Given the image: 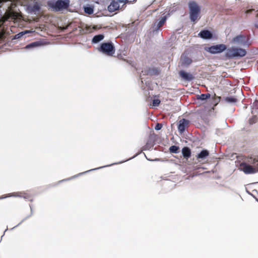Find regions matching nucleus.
Masks as SVG:
<instances>
[{"instance_id":"obj_1","label":"nucleus","mask_w":258,"mask_h":258,"mask_svg":"<svg viewBox=\"0 0 258 258\" xmlns=\"http://www.w3.org/2000/svg\"><path fill=\"white\" fill-rule=\"evenodd\" d=\"M188 8L190 21L196 23L201 18V8L200 6L196 1H191L188 3Z\"/></svg>"},{"instance_id":"obj_2","label":"nucleus","mask_w":258,"mask_h":258,"mask_svg":"<svg viewBox=\"0 0 258 258\" xmlns=\"http://www.w3.org/2000/svg\"><path fill=\"white\" fill-rule=\"evenodd\" d=\"M70 0H57L56 2H48L47 5L55 11H60L67 9L70 5Z\"/></svg>"},{"instance_id":"obj_3","label":"nucleus","mask_w":258,"mask_h":258,"mask_svg":"<svg viewBox=\"0 0 258 258\" xmlns=\"http://www.w3.org/2000/svg\"><path fill=\"white\" fill-rule=\"evenodd\" d=\"M98 50L107 55L112 56L115 53V49L111 42H104L98 48Z\"/></svg>"},{"instance_id":"obj_4","label":"nucleus","mask_w":258,"mask_h":258,"mask_svg":"<svg viewBox=\"0 0 258 258\" xmlns=\"http://www.w3.org/2000/svg\"><path fill=\"white\" fill-rule=\"evenodd\" d=\"M246 51L245 49L238 48H231L228 49L225 53V56L227 58H232L235 57H242L245 55Z\"/></svg>"},{"instance_id":"obj_5","label":"nucleus","mask_w":258,"mask_h":258,"mask_svg":"<svg viewBox=\"0 0 258 258\" xmlns=\"http://www.w3.org/2000/svg\"><path fill=\"white\" fill-rule=\"evenodd\" d=\"M227 48L226 46L224 44H220L216 45L211 46L207 49V51L212 54L219 53L225 50Z\"/></svg>"},{"instance_id":"obj_6","label":"nucleus","mask_w":258,"mask_h":258,"mask_svg":"<svg viewBox=\"0 0 258 258\" xmlns=\"http://www.w3.org/2000/svg\"><path fill=\"white\" fill-rule=\"evenodd\" d=\"M240 167L246 174H252L256 172V169L254 167L244 162H242L240 164Z\"/></svg>"},{"instance_id":"obj_7","label":"nucleus","mask_w":258,"mask_h":258,"mask_svg":"<svg viewBox=\"0 0 258 258\" xmlns=\"http://www.w3.org/2000/svg\"><path fill=\"white\" fill-rule=\"evenodd\" d=\"M189 121V120L183 118L179 120L178 124V130L180 133L184 132L186 128L188 126Z\"/></svg>"},{"instance_id":"obj_8","label":"nucleus","mask_w":258,"mask_h":258,"mask_svg":"<svg viewBox=\"0 0 258 258\" xmlns=\"http://www.w3.org/2000/svg\"><path fill=\"white\" fill-rule=\"evenodd\" d=\"M199 36L203 39H210L212 38L213 34L210 31L207 30H202L199 33Z\"/></svg>"},{"instance_id":"obj_9","label":"nucleus","mask_w":258,"mask_h":258,"mask_svg":"<svg viewBox=\"0 0 258 258\" xmlns=\"http://www.w3.org/2000/svg\"><path fill=\"white\" fill-rule=\"evenodd\" d=\"M247 39L245 36L243 35H239L233 38V41L234 42L245 45L246 43Z\"/></svg>"},{"instance_id":"obj_10","label":"nucleus","mask_w":258,"mask_h":258,"mask_svg":"<svg viewBox=\"0 0 258 258\" xmlns=\"http://www.w3.org/2000/svg\"><path fill=\"white\" fill-rule=\"evenodd\" d=\"M180 61L181 65L182 66L187 67L191 63L192 60L190 58L188 57L185 55L183 54L181 56Z\"/></svg>"},{"instance_id":"obj_11","label":"nucleus","mask_w":258,"mask_h":258,"mask_svg":"<svg viewBox=\"0 0 258 258\" xmlns=\"http://www.w3.org/2000/svg\"><path fill=\"white\" fill-rule=\"evenodd\" d=\"M119 8L118 2L113 0L108 7V10L109 12H113L117 10Z\"/></svg>"},{"instance_id":"obj_12","label":"nucleus","mask_w":258,"mask_h":258,"mask_svg":"<svg viewBox=\"0 0 258 258\" xmlns=\"http://www.w3.org/2000/svg\"><path fill=\"white\" fill-rule=\"evenodd\" d=\"M179 74L184 80L191 81L194 79V77L191 74L187 73L183 71H180Z\"/></svg>"},{"instance_id":"obj_13","label":"nucleus","mask_w":258,"mask_h":258,"mask_svg":"<svg viewBox=\"0 0 258 258\" xmlns=\"http://www.w3.org/2000/svg\"><path fill=\"white\" fill-rule=\"evenodd\" d=\"M182 153L184 158L186 159L189 158L191 156L190 150L189 148L186 147L182 148Z\"/></svg>"},{"instance_id":"obj_14","label":"nucleus","mask_w":258,"mask_h":258,"mask_svg":"<svg viewBox=\"0 0 258 258\" xmlns=\"http://www.w3.org/2000/svg\"><path fill=\"white\" fill-rule=\"evenodd\" d=\"M209 155V152L207 150H202L197 156V159H205Z\"/></svg>"},{"instance_id":"obj_15","label":"nucleus","mask_w":258,"mask_h":258,"mask_svg":"<svg viewBox=\"0 0 258 258\" xmlns=\"http://www.w3.org/2000/svg\"><path fill=\"white\" fill-rule=\"evenodd\" d=\"M104 36L103 34L95 35L92 39V42L97 43L103 39Z\"/></svg>"},{"instance_id":"obj_16","label":"nucleus","mask_w":258,"mask_h":258,"mask_svg":"<svg viewBox=\"0 0 258 258\" xmlns=\"http://www.w3.org/2000/svg\"><path fill=\"white\" fill-rule=\"evenodd\" d=\"M248 162L250 163L254 164V168L256 169V172L258 171V160H256L253 158H249Z\"/></svg>"},{"instance_id":"obj_17","label":"nucleus","mask_w":258,"mask_h":258,"mask_svg":"<svg viewBox=\"0 0 258 258\" xmlns=\"http://www.w3.org/2000/svg\"><path fill=\"white\" fill-rule=\"evenodd\" d=\"M226 102L228 103H234L237 102V99L233 96L226 97L224 98Z\"/></svg>"},{"instance_id":"obj_18","label":"nucleus","mask_w":258,"mask_h":258,"mask_svg":"<svg viewBox=\"0 0 258 258\" xmlns=\"http://www.w3.org/2000/svg\"><path fill=\"white\" fill-rule=\"evenodd\" d=\"M210 94L209 93L202 94L200 95L197 96V99L201 100H205L210 97Z\"/></svg>"},{"instance_id":"obj_19","label":"nucleus","mask_w":258,"mask_h":258,"mask_svg":"<svg viewBox=\"0 0 258 258\" xmlns=\"http://www.w3.org/2000/svg\"><path fill=\"white\" fill-rule=\"evenodd\" d=\"M165 21H166V17H164L162 18L161 20L157 23L156 30H157L160 27H161L164 24Z\"/></svg>"},{"instance_id":"obj_20","label":"nucleus","mask_w":258,"mask_h":258,"mask_svg":"<svg viewBox=\"0 0 258 258\" xmlns=\"http://www.w3.org/2000/svg\"><path fill=\"white\" fill-rule=\"evenodd\" d=\"M179 147L178 146L173 145L171 146L169 148V151L171 153H177L179 151Z\"/></svg>"},{"instance_id":"obj_21","label":"nucleus","mask_w":258,"mask_h":258,"mask_svg":"<svg viewBox=\"0 0 258 258\" xmlns=\"http://www.w3.org/2000/svg\"><path fill=\"white\" fill-rule=\"evenodd\" d=\"M93 9L90 7H87L84 8V12L88 14H92L93 13Z\"/></svg>"},{"instance_id":"obj_22","label":"nucleus","mask_w":258,"mask_h":258,"mask_svg":"<svg viewBox=\"0 0 258 258\" xmlns=\"http://www.w3.org/2000/svg\"><path fill=\"white\" fill-rule=\"evenodd\" d=\"M160 100L158 99H154L153 100V106H158L160 103Z\"/></svg>"},{"instance_id":"obj_23","label":"nucleus","mask_w":258,"mask_h":258,"mask_svg":"<svg viewBox=\"0 0 258 258\" xmlns=\"http://www.w3.org/2000/svg\"><path fill=\"white\" fill-rule=\"evenodd\" d=\"M256 121V117L253 116L249 119V122L250 124L254 123Z\"/></svg>"},{"instance_id":"obj_24","label":"nucleus","mask_w":258,"mask_h":258,"mask_svg":"<svg viewBox=\"0 0 258 258\" xmlns=\"http://www.w3.org/2000/svg\"><path fill=\"white\" fill-rule=\"evenodd\" d=\"M23 197L26 199L31 200L32 196L30 194L24 193Z\"/></svg>"},{"instance_id":"obj_25","label":"nucleus","mask_w":258,"mask_h":258,"mask_svg":"<svg viewBox=\"0 0 258 258\" xmlns=\"http://www.w3.org/2000/svg\"><path fill=\"white\" fill-rule=\"evenodd\" d=\"M162 127V124L161 123H158L155 125V129L156 130H160Z\"/></svg>"},{"instance_id":"obj_26","label":"nucleus","mask_w":258,"mask_h":258,"mask_svg":"<svg viewBox=\"0 0 258 258\" xmlns=\"http://www.w3.org/2000/svg\"><path fill=\"white\" fill-rule=\"evenodd\" d=\"M37 45V42H33V43H32L29 45H27L26 46V48H30V47H34V46H35Z\"/></svg>"},{"instance_id":"obj_27","label":"nucleus","mask_w":258,"mask_h":258,"mask_svg":"<svg viewBox=\"0 0 258 258\" xmlns=\"http://www.w3.org/2000/svg\"><path fill=\"white\" fill-rule=\"evenodd\" d=\"M126 0H117V2H118V3H125Z\"/></svg>"},{"instance_id":"obj_28","label":"nucleus","mask_w":258,"mask_h":258,"mask_svg":"<svg viewBox=\"0 0 258 258\" xmlns=\"http://www.w3.org/2000/svg\"><path fill=\"white\" fill-rule=\"evenodd\" d=\"M254 27L258 29V20L254 23Z\"/></svg>"},{"instance_id":"obj_29","label":"nucleus","mask_w":258,"mask_h":258,"mask_svg":"<svg viewBox=\"0 0 258 258\" xmlns=\"http://www.w3.org/2000/svg\"><path fill=\"white\" fill-rule=\"evenodd\" d=\"M256 17H258V14L256 15Z\"/></svg>"},{"instance_id":"obj_30","label":"nucleus","mask_w":258,"mask_h":258,"mask_svg":"<svg viewBox=\"0 0 258 258\" xmlns=\"http://www.w3.org/2000/svg\"><path fill=\"white\" fill-rule=\"evenodd\" d=\"M3 198H1V197H0V199H3Z\"/></svg>"}]
</instances>
